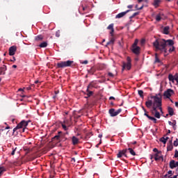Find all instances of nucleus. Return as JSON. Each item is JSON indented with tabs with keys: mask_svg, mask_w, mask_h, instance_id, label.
Segmentation results:
<instances>
[{
	"mask_svg": "<svg viewBox=\"0 0 178 178\" xmlns=\"http://www.w3.org/2000/svg\"><path fill=\"white\" fill-rule=\"evenodd\" d=\"M153 46L155 48L156 52L160 51V52L166 54L168 52V48H169L168 52L170 53L175 52L176 50L175 41L172 39H157L153 42Z\"/></svg>",
	"mask_w": 178,
	"mask_h": 178,
	"instance_id": "nucleus-1",
	"label": "nucleus"
},
{
	"mask_svg": "<svg viewBox=\"0 0 178 178\" xmlns=\"http://www.w3.org/2000/svg\"><path fill=\"white\" fill-rule=\"evenodd\" d=\"M150 98L154 101L148 99L145 102L147 108L150 109L152 112H158V111L162 112V94H156L154 96H151Z\"/></svg>",
	"mask_w": 178,
	"mask_h": 178,
	"instance_id": "nucleus-2",
	"label": "nucleus"
},
{
	"mask_svg": "<svg viewBox=\"0 0 178 178\" xmlns=\"http://www.w3.org/2000/svg\"><path fill=\"white\" fill-rule=\"evenodd\" d=\"M74 61L67 60V61H60L57 63L58 69H63L64 67H69L73 65Z\"/></svg>",
	"mask_w": 178,
	"mask_h": 178,
	"instance_id": "nucleus-3",
	"label": "nucleus"
},
{
	"mask_svg": "<svg viewBox=\"0 0 178 178\" xmlns=\"http://www.w3.org/2000/svg\"><path fill=\"white\" fill-rule=\"evenodd\" d=\"M30 120L26 121V120H22L18 124L17 127L19 129H22L20 131L22 133H24L26 131V128L29 126V123H30Z\"/></svg>",
	"mask_w": 178,
	"mask_h": 178,
	"instance_id": "nucleus-4",
	"label": "nucleus"
},
{
	"mask_svg": "<svg viewBox=\"0 0 178 178\" xmlns=\"http://www.w3.org/2000/svg\"><path fill=\"white\" fill-rule=\"evenodd\" d=\"M127 69V70H130L131 69V58L130 57H127V63H122V72Z\"/></svg>",
	"mask_w": 178,
	"mask_h": 178,
	"instance_id": "nucleus-5",
	"label": "nucleus"
},
{
	"mask_svg": "<svg viewBox=\"0 0 178 178\" xmlns=\"http://www.w3.org/2000/svg\"><path fill=\"white\" fill-rule=\"evenodd\" d=\"M173 94H175V90L169 88L164 92L163 96L165 97V98H170V97H172Z\"/></svg>",
	"mask_w": 178,
	"mask_h": 178,
	"instance_id": "nucleus-6",
	"label": "nucleus"
},
{
	"mask_svg": "<svg viewBox=\"0 0 178 178\" xmlns=\"http://www.w3.org/2000/svg\"><path fill=\"white\" fill-rule=\"evenodd\" d=\"M8 51L10 56H13L16 54V51H17V47L13 45L9 48Z\"/></svg>",
	"mask_w": 178,
	"mask_h": 178,
	"instance_id": "nucleus-7",
	"label": "nucleus"
},
{
	"mask_svg": "<svg viewBox=\"0 0 178 178\" xmlns=\"http://www.w3.org/2000/svg\"><path fill=\"white\" fill-rule=\"evenodd\" d=\"M132 10H127L124 12L120 13L115 16V19H122V17H124V16H126L129 12H131Z\"/></svg>",
	"mask_w": 178,
	"mask_h": 178,
	"instance_id": "nucleus-8",
	"label": "nucleus"
},
{
	"mask_svg": "<svg viewBox=\"0 0 178 178\" xmlns=\"http://www.w3.org/2000/svg\"><path fill=\"white\" fill-rule=\"evenodd\" d=\"M140 47L136 46V47H132L131 51L135 55H139L140 54Z\"/></svg>",
	"mask_w": 178,
	"mask_h": 178,
	"instance_id": "nucleus-9",
	"label": "nucleus"
},
{
	"mask_svg": "<svg viewBox=\"0 0 178 178\" xmlns=\"http://www.w3.org/2000/svg\"><path fill=\"white\" fill-rule=\"evenodd\" d=\"M6 70H8L6 65H3L2 67H0V76L6 74Z\"/></svg>",
	"mask_w": 178,
	"mask_h": 178,
	"instance_id": "nucleus-10",
	"label": "nucleus"
},
{
	"mask_svg": "<svg viewBox=\"0 0 178 178\" xmlns=\"http://www.w3.org/2000/svg\"><path fill=\"white\" fill-rule=\"evenodd\" d=\"M92 88H97V83L94 81H92L87 86L88 91V90H92Z\"/></svg>",
	"mask_w": 178,
	"mask_h": 178,
	"instance_id": "nucleus-11",
	"label": "nucleus"
},
{
	"mask_svg": "<svg viewBox=\"0 0 178 178\" xmlns=\"http://www.w3.org/2000/svg\"><path fill=\"white\" fill-rule=\"evenodd\" d=\"M127 152V149L120 151L117 154L118 158H122V156H126Z\"/></svg>",
	"mask_w": 178,
	"mask_h": 178,
	"instance_id": "nucleus-12",
	"label": "nucleus"
},
{
	"mask_svg": "<svg viewBox=\"0 0 178 178\" xmlns=\"http://www.w3.org/2000/svg\"><path fill=\"white\" fill-rule=\"evenodd\" d=\"M169 30H170V27L168 26H165L163 29V34H165V35H169Z\"/></svg>",
	"mask_w": 178,
	"mask_h": 178,
	"instance_id": "nucleus-13",
	"label": "nucleus"
},
{
	"mask_svg": "<svg viewBox=\"0 0 178 178\" xmlns=\"http://www.w3.org/2000/svg\"><path fill=\"white\" fill-rule=\"evenodd\" d=\"M170 169H175V168H177L176 161L175 160H172L170 161Z\"/></svg>",
	"mask_w": 178,
	"mask_h": 178,
	"instance_id": "nucleus-14",
	"label": "nucleus"
},
{
	"mask_svg": "<svg viewBox=\"0 0 178 178\" xmlns=\"http://www.w3.org/2000/svg\"><path fill=\"white\" fill-rule=\"evenodd\" d=\"M160 153H156L154 155V159L155 161H161V159H162V156L159 155Z\"/></svg>",
	"mask_w": 178,
	"mask_h": 178,
	"instance_id": "nucleus-15",
	"label": "nucleus"
},
{
	"mask_svg": "<svg viewBox=\"0 0 178 178\" xmlns=\"http://www.w3.org/2000/svg\"><path fill=\"white\" fill-rule=\"evenodd\" d=\"M145 116H147V118H148L149 120H152V122H154V123H156V120L155 118L152 116H149L147 113H145Z\"/></svg>",
	"mask_w": 178,
	"mask_h": 178,
	"instance_id": "nucleus-16",
	"label": "nucleus"
},
{
	"mask_svg": "<svg viewBox=\"0 0 178 178\" xmlns=\"http://www.w3.org/2000/svg\"><path fill=\"white\" fill-rule=\"evenodd\" d=\"M72 140L73 145L79 144V138H76V136H73Z\"/></svg>",
	"mask_w": 178,
	"mask_h": 178,
	"instance_id": "nucleus-17",
	"label": "nucleus"
},
{
	"mask_svg": "<svg viewBox=\"0 0 178 178\" xmlns=\"http://www.w3.org/2000/svg\"><path fill=\"white\" fill-rule=\"evenodd\" d=\"M35 40L36 41H42V40H44V37L42 35H39L35 37Z\"/></svg>",
	"mask_w": 178,
	"mask_h": 178,
	"instance_id": "nucleus-18",
	"label": "nucleus"
},
{
	"mask_svg": "<svg viewBox=\"0 0 178 178\" xmlns=\"http://www.w3.org/2000/svg\"><path fill=\"white\" fill-rule=\"evenodd\" d=\"M39 47L40 48H47V47H48V43L47 42H43L40 43Z\"/></svg>",
	"mask_w": 178,
	"mask_h": 178,
	"instance_id": "nucleus-19",
	"label": "nucleus"
},
{
	"mask_svg": "<svg viewBox=\"0 0 178 178\" xmlns=\"http://www.w3.org/2000/svg\"><path fill=\"white\" fill-rule=\"evenodd\" d=\"M161 3V0H154V6H155L156 8H158V6H159V3Z\"/></svg>",
	"mask_w": 178,
	"mask_h": 178,
	"instance_id": "nucleus-20",
	"label": "nucleus"
},
{
	"mask_svg": "<svg viewBox=\"0 0 178 178\" xmlns=\"http://www.w3.org/2000/svg\"><path fill=\"white\" fill-rule=\"evenodd\" d=\"M168 139H169V137H165V138L163 137V138H161L160 139V141H161V143H163L164 144H166V143H167V141H168Z\"/></svg>",
	"mask_w": 178,
	"mask_h": 178,
	"instance_id": "nucleus-21",
	"label": "nucleus"
},
{
	"mask_svg": "<svg viewBox=\"0 0 178 178\" xmlns=\"http://www.w3.org/2000/svg\"><path fill=\"white\" fill-rule=\"evenodd\" d=\"M88 72L90 74H93L94 72H96L95 67H92Z\"/></svg>",
	"mask_w": 178,
	"mask_h": 178,
	"instance_id": "nucleus-22",
	"label": "nucleus"
},
{
	"mask_svg": "<svg viewBox=\"0 0 178 178\" xmlns=\"http://www.w3.org/2000/svg\"><path fill=\"white\" fill-rule=\"evenodd\" d=\"M168 80L170 81H172V83H175V76H173L171 74L168 75Z\"/></svg>",
	"mask_w": 178,
	"mask_h": 178,
	"instance_id": "nucleus-23",
	"label": "nucleus"
},
{
	"mask_svg": "<svg viewBox=\"0 0 178 178\" xmlns=\"http://www.w3.org/2000/svg\"><path fill=\"white\" fill-rule=\"evenodd\" d=\"M138 93L139 97H140V98H144V91L139 90H138Z\"/></svg>",
	"mask_w": 178,
	"mask_h": 178,
	"instance_id": "nucleus-24",
	"label": "nucleus"
},
{
	"mask_svg": "<svg viewBox=\"0 0 178 178\" xmlns=\"http://www.w3.org/2000/svg\"><path fill=\"white\" fill-rule=\"evenodd\" d=\"M127 151L129 152V154H131V155H133L134 156H136V152H134L133 149L129 148Z\"/></svg>",
	"mask_w": 178,
	"mask_h": 178,
	"instance_id": "nucleus-25",
	"label": "nucleus"
},
{
	"mask_svg": "<svg viewBox=\"0 0 178 178\" xmlns=\"http://www.w3.org/2000/svg\"><path fill=\"white\" fill-rule=\"evenodd\" d=\"M86 92H87L86 95H88V97H91V95H92V94H94V92L90 91L88 89L86 90Z\"/></svg>",
	"mask_w": 178,
	"mask_h": 178,
	"instance_id": "nucleus-26",
	"label": "nucleus"
},
{
	"mask_svg": "<svg viewBox=\"0 0 178 178\" xmlns=\"http://www.w3.org/2000/svg\"><path fill=\"white\" fill-rule=\"evenodd\" d=\"M155 63H161V60L158 58V54H155Z\"/></svg>",
	"mask_w": 178,
	"mask_h": 178,
	"instance_id": "nucleus-27",
	"label": "nucleus"
},
{
	"mask_svg": "<svg viewBox=\"0 0 178 178\" xmlns=\"http://www.w3.org/2000/svg\"><path fill=\"white\" fill-rule=\"evenodd\" d=\"M173 149V145L170 144L167 146V151H172Z\"/></svg>",
	"mask_w": 178,
	"mask_h": 178,
	"instance_id": "nucleus-28",
	"label": "nucleus"
},
{
	"mask_svg": "<svg viewBox=\"0 0 178 178\" xmlns=\"http://www.w3.org/2000/svg\"><path fill=\"white\" fill-rule=\"evenodd\" d=\"M109 113L111 117L118 116V115H119V112H110Z\"/></svg>",
	"mask_w": 178,
	"mask_h": 178,
	"instance_id": "nucleus-29",
	"label": "nucleus"
},
{
	"mask_svg": "<svg viewBox=\"0 0 178 178\" xmlns=\"http://www.w3.org/2000/svg\"><path fill=\"white\" fill-rule=\"evenodd\" d=\"M82 9L83 11L88 12L90 10V8L87 6H82Z\"/></svg>",
	"mask_w": 178,
	"mask_h": 178,
	"instance_id": "nucleus-30",
	"label": "nucleus"
},
{
	"mask_svg": "<svg viewBox=\"0 0 178 178\" xmlns=\"http://www.w3.org/2000/svg\"><path fill=\"white\" fill-rule=\"evenodd\" d=\"M140 15V13H134L131 16L129 17V19H133V17H136V16Z\"/></svg>",
	"mask_w": 178,
	"mask_h": 178,
	"instance_id": "nucleus-31",
	"label": "nucleus"
},
{
	"mask_svg": "<svg viewBox=\"0 0 178 178\" xmlns=\"http://www.w3.org/2000/svg\"><path fill=\"white\" fill-rule=\"evenodd\" d=\"M161 19H162V17H161V15H157L156 16V22H161Z\"/></svg>",
	"mask_w": 178,
	"mask_h": 178,
	"instance_id": "nucleus-32",
	"label": "nucleus"
},
{
	"mask_svg": "<svg viewBox=\"0 0 178 178\" xmlns=\"http://www.w3.org/2000/svg\"><path fill=\"white\" fill-rule=\"evenodd\" d=\"M154 116L157 119H160L161 118V114H159V112H156L155 114H154Z\"/></svg>",
	"mask_w": 178,
	"mask_h": 178,
	"instance_id": "nucleus-33",
	"label": "nucleus"
},
{
	"mask_svg": "<svg viewBox=\"0 0 178 178\" xmlns=\"http://www.w3.org/2000/svg\"><path fill=\"white\" fill-rule=\"evenodd\" d=\"M3 172H5V168L3 167H0V176H2Z\"/></svg>",
	"mask_w": 178,
	"mask_h": 178,
	"instance_id": "nucleus-34",
	"label": "nucleus"
},
{
	"mask_svg": "<svg viewBox=\"0 0 178 178\" xmlns=\"http://www.w3.org/2000/svg\"><path fill=\"white\" fill-rule=\"evenodd\" d=\"M108 30H113V24H111L110 25H108V26L107 27Z\"/></svg>",
	"mask_w": 178,
	"mask_h": 178,
	"instance_id": "nucleus-35",
	"label": "nucleus"
},
{
	"mask_svg": "<svg viewBox=\"0 0 178 178\" xmlns=\"http://www.w3.org/2000/svg\"><path fill=\"white\" fill-rule=\"evenodd\" d=\"M168 124H170V126H176V121H174L173 122L169 121Z\"/></svg>",
	"mask_w": 178,
	"mask_h": 178,
	"instance_id": "nucleus-36",
	"label": "nucleus"
},
{
	"mask_svg": "<svg viewBox=\"0 0 178 178\" xmlns=\"http://www.w3.org/2000/svg\"><path fill=\"white\" fill-rule=\"evenodd\" d=\"M137 44H138V40H136L134 43L133 44L132 47H138Z\"/></svg>",
	"mask_w": 178,
	"mask_h": 178,
	"instance_id": "nucleus-37",
	"label": "nucleus"
},
{
	"mask_svg": "<svg viewBox=\"0 0 178 178\" xmlns=\"http://www.w3.org/2000/svg\"><path fill=\"white\" fill-rule=\"evenodd\" d=\"M178 145V139L177 138L175 141H174V146L175 147H177Z\"/></svg>",
	"mask_w": 178,
	"mask_h": 178,
	"instance_id": "nucleus-38",
	"label": "nucleus"
},
{
	"mask_svg": "<svg viewBox=\"0 0 178 178\" xmlns=\"http://www.w3.org/2000/svg\"><path fill=\"white\" fill-rule=\"evenodd\" d=\"M110 42L113 44H115V38H111L110 40Z\"/></svg>",
	"mask_w": 178,
	"mask_h": 178,
	"instance_id": "nucleus-39",
	"label": "nucleus"
},
{
	"mask_svg": "<svg viewBox=\"0 0 178 178\" xmlns=\"http://www.w3.org/2000/svg\"><path fill=\"white\" fill-rule=\"evenodd\" d=\"M173 116V115H175V113L174 112H169L168 114H166V118H168V116Z\"/></svg>",
	"mask_w": 178,
	"mask_h": 178,
	"instance_id": "nucleus-40",
	"label": "nucleus"
},
{
	"mask_svg": "<svg viewBox=\"0 0 178 178\" xmlns=\"http://www.w3.org/2000/svg\"><path fill=\"white\" fill-rule=\"evenodd\" d=\"M108 76H109V77H115V75L112 72H108Z\"/></svg>",
	"mask_w": 178,
	"mask_h": 178,
	"instance_id": "nucleus-41",
	"label": "nucleus"
},
{
	"mask_svg": "<svg viewBox=\"0 0 178 178\" xmlns=\"http://www.w3.org/2000/svg\"><path fill=\"white\" fill-rule=\"evenodd\" d=\"M54 139L59 140V138H60V136L56 135L54 137Z\"/></svg>",
	"mask_w": 178,
	"mask_h": 178,
	"instance_id": "nucleus-42",
	"label": "nucleus"
},
{
	"mask_svg": "<svg viewBox=\"0 0 178 178\" xmlns=\"http://www.w3.org/2000/svg\"><path fill=\"white\" fill-rule=\"evenodd\" d=\"M168 112H174L173 108H172V107H168Z\"/></svg>",
	"mask_w": 178,
	"mask_h": 178,
	"instance_id": "nucleus-43",
	"label": "nucleus"
},
{
	"mask_svg": "<svg viewBox=\"0 0 178 178\" xmlns=\"http://www.w3.org/2000/svg\"><path fill=\"white\" fill-rule=\"evenodd\" d=\"M113 33H115V29H111V31L110 32L111 37H113Z\"/></svg>",
	"mask_w": 178,
	"mask_h": 178,
	"instance_id": "nucleus-44",
	"label": "nucleus"
},
{
	"mask_svg": "<svg viewBox=\"0 0 178 178\" xmlns=\"http://www.w3.org/2000/svg\"><path fill=\"white\" fill-rule=\"evenodd\" d=\"M175 158H178V151L175 150Z\"/></svg>",
	"mask_w": 178,
	"mask_h": 178,
	"instance_id": "nucleus-45",
	"label": "nucleus"
},
{
	"mask_svg": "<svg viewBox=\"0 0 178 178\" xmlns=\"http://www.w3.org/2000/svg\"><path fill=\"white\" fill-rule=\"evenodd\" d=\"M62 127H63V129H64V130H67V127H66V125H65V124H62Z\"/></svg>",
	"mask_w": 178,
	"mask_h": 178,
	"instance_id": "nucleus-46",
	"label": "nucleus"
},
{
	"mask_svg": "<svg viewBox=\"0 0 178 178\" xmlns=\"http://www.w3.org/2000/svg\"><path fill=\"white\" fill-rule=\"evenodd\" d=\"M15 152H16V148L13 149V152H11V155H15Z\"/></svg>",
	"mask_w": 178,
	"mask_h": 178,
	"instance_id": "nucleus-47",
	"label": "nucleus"
},
{
	"mask_svg": "<svg viewBox=\"0 0 178 178\" xmlns=\"http://www.w3.org/2000/svg\"><path fill=\"white\" fill-rule=\"evenodd\" d=\"M147 1L148 0H138V3H141V2H143V1L147 2Z\"/></svg>",
	"mask_w": 178,
	"mask_h": 178,
	"instance_id": "nucleus-48",
	"label": "nucleus"
},
{
	"mask_svg": "<svg viewBox=\"0 0 178 178\" xmlns=\"http://www.w3.org/2000/svg\"><path fill=\"white\" fill-rule=\"evenodd\" d=\"M134 6L133 5H129L127 6L128 9H133Z\"/></svg>",
	"mask_w": 178,
	"mask_h": 178,
	"instance_id": "nucleus-49",
	"label": "nucleus"
},
{
	"mask_svg": "<svg viewBox=\"0 0 178 178\" xmlns=\"http://www.w3.org/2000/svg\"><path fill=\"white\" fill-rule=\"evenodd\" d=\"M153 151H154V152H156V154H159V152L158 151V149H156V148H154L153 149Z\"/></svg>",
	"mask_w": 178,
	"mask_h": 178,
	"instance_id": "nucleus-50",
	"label": "nucleus"
},
{
	"mask_svg": "<svg viewBox=\"0 0 178 178\" xmlns=\"http://www.w3.org/2000/svg\"><path fill=\"white\" fill-rule=\"evenodd\" d=\"M20 129L19 127H17V125L15 128L13 129V133H15V131H16V130Z\"/></svg>",
	"mask_w": 178,
	"mask_h": 178,
	"instance_id": "nucleus-51",
	"label": "nucleus"
},
{
	"mask_svg": "<svg viewBox=\"0 0 178 178\" xmlns=\"http://www.w3.org/2000/svg\"><path fill=\"white\" fill-rule=\"evenodd\" d=\"M83 65H87L88 63V60H86L82 63Z\"/></svg>",
	"mask_w": 178,
	"mask_h": 178,
	"instance_id": "nucleus-52",
	"label": "nucleus"
},
{
	"mask_svg": "<svg viewBox=\"0 0 178 178\" xmlns=\"http://www.w3.org/2000/svg\"><path fill=\"white\" fill-rule=\"evenodd\" d=\"M16 61V58L13 57V59L10 60V62H15Z\"/></svg>",
	"mask_w": 178,
	"mask_h": 178,
	"instance_id": "nucleus-53",
	"label": "nucleus"
},
{
	"mask_svg": "<svg viewBox=\"0 0 178 178\" xmlns=\"http://www.w3.org/2000/svg\"><path fill=\"white\" fill-rule=\"evenodd\" d=\"M108 112H115V108H111L108 110Z\"/></svg>",
	"mask_w": 178,
	"mask_h": 178,
	"instance_id": "nucleus-54",
	"label": "nucleus"
},
{
	"mask_svg": "<svg viewBox=\"0 0 178 178\" xmlns=\"http://www.w3.org/2000/svg\"><path fill=\"white\" fill-rule=\"evenodd\" d=\"M112 44L110 40L106 43V47H108V45H111Z\"/></svg>",
	"mask_w": 178,
	"mask_h": 178,
	"instance_id": "nucleus-55",
	"label": "nucleus"
},
{
	"mask_svg": "<svg viewBox=\"0 0 178 178\" xmlns=\"http://www.w3.org/2000/svg\"><path fill=\"white\" fill-rule=\"evenodd\" d=\"M109 99H110V100H111V99H113V100H115V97H114L111 96V97H109Z\"/></svg>",
	"mask_w": 178,
	"mask_h": 178,
	"instance_id": "nucleus-56",
	"label": "nucleus"
},
{
	"mask_svg": "<svg viewBox=\"0 0 178 178\" xmlns=\"http://www.w3.org/2000/svg\"><path fill=\"white\" fill-rule=\"evenodd\" d=\"M143 8H144V6H142L140 8H137L138 10H141V9H143Z\"/></svg>",
	"mask_w": 178,
	"mask_h": 178,
	"instance_id": "nucleus-57",
	"label": "nucleus"
},
{
	"mask_svg": "<svg viewBox=\"0 0 178 178\" xmlns=\"http://www.w3.org/2000/svg\"><path fill=\"white\" fill-rule=\"evenodd\" d=\"M122 111H123V109L119 108V109L117 111V112H122Z\"/></svg>",
	"mask_w": 178,
	"mask_h": 178,
	"instance_id": "nucleus-58",
	"label": "nucleus"
},
{
	"mask_svg": "<svg viewBox=\"0 0 178 178\" xmlns=\"http://www.w3.org/2000/svg\"><path fill=\"white\" fill-rule=\"evenodd\" d=\"M13 69H16V67H17V65H13Z\"/></svg>",
	"mask_w": 178,
	"mask_h": 178,
	"instance_id": "nucleus-59",
	"label": "nucleus"
},
{
	"mask_svg": "<svg viewBox=\"0 0 178 178\" xmlns=\"http://www.w3.org/2000/svg\"><path fill=\"white\" fill-rule=\"evenodd\" d=\"M175 106H176L177 108H178V102H175Z\"/></svg>",
	"mask_w": 178,
	"mask_h": 178,
	"instance_id": "nucleus-60",
	"label": "nucleus"
},
{
	"mask_svg": "<svg viewBox=\"0 0 178 178\" xmlns=\"http://www.w3.org/2000/svg\"><path fill=\"white\" fill-rule=\"evenodd\" d=\"M175 81H177V83H178V76L175 78Z\"/></svg>",
	"mask_w": 178,
	"mask_h": 178,
	"instance_id": "nucleus-61",
	"label": "nucleus"
},
{
	"mask_svg": "<svg viewBox=\"0 0 178 178\" xmlns=\"http://www.w3.org/2000/svg\"><path fill=\"white\" fill-rule=\"evenodd\" d=\"M170 178H177V175H174L173 177H172Z\"/></svg>",
	"mask_w": 178,
	"mask_h": 178,
	"instance_id": "nucleus-62",
	"label": "nucleus"
},
{
	"mask_svg": "<svg viewBox=\"0 0 178 178\" xmlns=\"http://www.w3.org/2000/svg\"><path fill=\"white\" fill-rule=\"evenodd\" d=\"M175 166H177H177H178V161H175Z\"/></svg>",
	"mask_w": 178,
	"mask_h": 178,
	"instance_id": "nucleus-63",
	"label": "nucleus"
},
{
	"mask_svg": "<svg viewBox=\"0 0 178 178\" xmlns=\"http://www.w3.org/2000/svg\"><path fill=\"white\" fill-rule=\"evenodd\" d=\"M168 175H172V170L168 171Z\"/></svg>",
	"mask_w": 178,
	"mask_h": 178,
	"instance_id": "nucleus-64",
	"label": "nucleus"
}]
</instances>
